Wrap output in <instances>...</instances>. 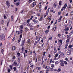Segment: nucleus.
<instances>
[{"label":"nucleus","instance_id":"obj_1","mask_svg":"<svg viewBox=\"0 0 73 73\" xmlns=\"http://www.w3.org/2000/svg\"><path fill=\"white\" fill-rule=\"evenodd\" d=\"M5 38V36L4 34H2L1 35H0V41L1 40V39L2 41H4Z\"/></svg>","mask_w":73,"mask_h":73},{"label":"nucleus","instance_id":"obj_2","mask_svg":"<svg viewBox=\"0 0 73 73\" xmlns=\"http://www.w3.org/2000/svg\"><path fill=\"white\" fill-rule=\"evenodd\" d=\"M25 39L24 38V40H22V43L21 44V45L22 46H23L24 45V43H25Z\"/></svg>","mask_w":73,"mask_h":73},{"label":"nucleus","instance_id":"obj_3","mask_svg":"<svg viewBox=\"0 0 73 73\" xmlns=\"http://www.w3.org/2000/svg\"><path fill=\"white\" fill-rule=\"evenodd\" d=\"M58 54H60V55H61V56H64V53L60 51H58Z\"/></svg>","mask_w":73,"mask_h":73},{"label":"nucleus","instance_id":"obj_4","mask_svg":"<svg viewBox=\"0 0 73 73\" xmlns=\"http://www.w3.org/2000/svg\"><path fill=\"white\" fill-rule=\"evenodd\" d=\"M71 52H72L70 50H68L67 52V55H70L71 54Z\"/></svg>","mask_w":73,"mask_h":73},{"label":"nucleus","instance_id":"obj_5","mask_svg":"<svg viewBox=\"0 0 73 73\" xmlns=\"http://www.w3.org/2000/svg\"><path fill=\"white\" fill-rule=\"evenodd\" d=\"M6 4L7 6H8V8H9V7L10 6V3H9V2L8 1H7L6 2Z\"/></svg>","mask_w":73,"mask_h":73},{"label":"nucleus","instance_id":"obj_6","mask_svg":"<svg viewBox=\"0 0 73 73\" xmlns=\"http://www.w3.org/2000/svg\"><path fill=\"white\" fill-rule=\"evenodd\" d=\"M36 2H33L32 4V7H34L35 6V5H36Z\"/></svg>","mask_w":73,"mask_h":73},{"label":"nucleus","instance_id":"obj_7","mask_svg":"<svg viewBox=\"0 0 73 73\" xmlns=\"http://www.w3.org/2000/svg\"><path fill=\"white\" fill-rule=\"evenodd\" d=\"M62 38L63 39H64V38H65L66 36L64 34H63L62 35Z\"/></svg>","mask_w":73,"mask_h":73},{"label":"nucleus","instance_id":"obj_8","mask_svg":"<svg viewBox=\"0 0 73 73\" xmlns=\"http://www.w3.org/2000/svg\"><path fill=\"white\" fill-rule=\"evenodd\" d=\"M33 22H34V23H35V24H37V23L38 22V21H36L35 19L33 20Z\"/></svg>","mask_w":73,"mask_h":73},{"label":"nucleus","instance_id":"obj_9","mask_svg":"<svg viewBox=\"0 0 73 73\" xmlns=\"http://www.w3.org/2000/svg\"><path fill=\"white\" fill-rule=\"evenodd\" d=\"M53 7L54 8H56V7H57V4H56V3H54L53 4Z\"/></svg>","mask_w":73,"mask_h":73},{"label":"nucleus","instance_id":"obj_10","mask_svg":"<svg viewBox=\"0 0 73 73\" xmlns=\"http://www.w3.org/2000/svg\"><path fill=\"white\" fill-rule=\"evenodd\" d=\"M60 65L62 66H64V63L61 62L60 64Z\"/></svg>","mask_w":73,"mask_h":73},{"label":"nucleus","instance_id":"obj_11","mask_svg":"<svg viewBox=\"0 0 73 73\" xmlns=\"http://www.w3.org/2000/svg\"><path fill=\"white\" fill-rule=\"evenodd\" d=\"M15 49L16 48H15V46H13L12 47V50H15Z\"/></svg>","mask_w":73,"mask_h":73},{"label":"nucleus","instance_id":"obj_12","mask_svg":"<svg viewBox=\"0 0 73 73\" xmlns=\"http://www.w3.org/2000/svg\"><path fill=\"white\" fill-rule=\"evenodd\" d=\"M16 33H17V35H19V34H20V31H16Z\"/></svg>","mask_w":73,"mask_h":73},{"label":"nucleus","instance_id":"obj_13","mask_svg":"<svg viewBox=\"0 0 73 73\" xmlns=\"http://www.w3.org/2000/svg\"><path fill=\"white\" fill-rule=\"evenodd\" d=\"M13 65L14 66H16L17 65V62H15L13 64Z\"/></svg>","mask_w":73,"mask_h":73},{"label":"nucleus","instance_id":"obj_14","mask_svg":"<svg viewBox=\"0 0 73 73\" xmlns=\"http://www.w3.org/2000/svg\"><path fill=\"white\" fill-rule=\"evenodd\" d=\"M67 7V5L66 4H65L64 5V9H66V8Z\"/></svg>","mask_w":73,"mask_h":73},{"label":"nucleus","instance_id":"obj_15","mask_svg":"<svg viewBox=\"0 0 73 73\" xmlns=\"http://www.w3.org/2000/svg\"><path fill=\"white\" fill-rule=\"evenodd\" d=\"M58 53L56 54L54 56V57L55 58H56V57H58Z\"/></svg>","mask_w":73,"mask_h":73},{"label":"nucleus","instance_id":"obj_16","mask_svg":"<svg viewBox=\"0 0 73 73\" xmlns=\"http://www.w3.org/2000/svg\"><path fill=\"white\" fill-rule=\"evenodd\" d=\"M69 27H70L71 26V25H72V21H70L69 23Z\"/></svg>","mask_w":73,"mask_h":73},{"label":"nucleus","instance_id":"obj_17","mask_svg":"<svg viewBox=\"0 0 73 73\" xmlns=\"http://www.w3.org/2000/svg\"><path fill=\"white\" fill-rule=\"evenodd\" d=\"M57 70V72H61V69H60V68H58V70Z\"/></svg>","mask_w":73,"mask_h":73},{"label":"nucleus","instance_id":"obj_18","mask_svg":"<svg viewBox=\"0 0 73 73\" xmlns=\"http://www.w3.org/2000/svg\"><path fill=\"white\" fill-rule=\"evenodd\" d=\"M62 1H59V5H62V4H61Z\"/></svg>","mask_w":73,"mask_h":73},{"label":"nucleus","instance_id":"obj_19","mask_svg":"<svg viewBox=\"0 0 73 73\" xmlns=\"http://www.w3.org/2000/svg\"><path fill=\"white\" fill-rule=\"evenodd\" d=\"M69 50H70V51L71 52H73V48H70Z\"/></svg>","mask_w":73,"mask_h":73},{"label":"nucleus","instance_id":"obj_20","mask_svg":"<svg viewBox=\"0 0 73 73\" xmlns=\"http://www.w3.org/2000/svg\"><path fill=\"white\" fill-rule=\"evenodd\" d=\"M71 38V37H70V36H69V35L67 37V39L70 40V39Z\"/></svg>","mask_w":73,"mask_h":73},{"label":"nucleus","instance_id":"obj_21","mask_svg":"<svg viewBox=\"0 0 73 73\" xmlns=\"http://www.w3.org/2000/svg\"><path fill=\"white\" fill-rule=\"evenodd\" d=\"M50 12H53V13H55V11L52 10H50Z\"/></svg>","mask_w":73,"mask_h":73},{"label":"nucleus","instance_id":"obj_22","mask_svg":"<svg viewBox=\"0 0 73 73\" xmlns=\"http://www.w3.org/2000/svg\"><path fill=\"white\" fill-rule=\"evenodd\" d=\"M72 47V46L71 45H70L68 46V48H71Z\"/></svg>","mask_w":73,"mask_h":73},{"label":"nucleus","instance_id":"obj_23","mask_svg":"<svg viewBox=\"0 0 73 73\" xmlns=\"http://www.w3.org/2000/svg\"><path fill=\"white\" fill-rule=\"evenodd\" d=\"M70 9H71V6L70 5L68 8V10H70Z\"/></svg>","mask_w":73,"mask_h":73},{"label":"nucleus","instance_id":"obj_24","mask_svg":"<svg viewBox=\"0 0 73 73\" xmlns=\"http://www.w3.org/2000/svg\"><path fill=\"white\" fill-rule=\"evenodd\" d=\"M72 35H73V33L71 32L69 33V36H72Z\"/></svg>","mask_w":73,"mask_h":73},{"label":"nucleus","instance_id":"obj_25","mask_svg":"<svg viewBox=\"0 0 73 73\" xmlns=\"http://www.w3.org/2000/svg\"><path fill=\"white\" fill-rule=\"evenodd\" d=\"M39 7L41 8V3H39Z\"/></svg>","mask_w":73,"mask_h":73},{"label":"nucleus","instance_id":"obj_26","mask_svg":"<svg viewBox=\"0 0 73 73\" xmlns=\"http://www.w3.org/2000/svg\"><path fill=\"white\" fill-rule=\"evenodd\" d=\"M11 20L12 21H13V16L12 15L11 16Z\"/></svg>","mask_w":73,"mask_h":73},{"label":"nucleus","instance_id":"obj_27","mask_svg":"<svg viewBox=\"0 0 73 73\" xmlns=\"http://www.w3.org/2000/svg\"><path fill=\"white\" fill-rule=\"evenodd\" d=\"M48 32H49V31L48 30H46L45 32V33L46 34H47V33H48Z\"/></svg>","mask_w":73,"mask_h":73},{"label":"nucleus","instance_id":"obj_28","mask_svg":"<svg viewBox=\"0 0 73 73\" xmlns=\"http://www.w3.org/2000/svg\"><path fill=\"white\" fill-rule=\"evenodd\" d=\"M61 44H62V39H60L59 40Z\"/></svg>","mask_w":73,"mask_h":73},{"label":"nucleus","instance_id":"obj_29","mask_svg":"<svg viewBox=\"0 0 73 73\" xmlns=\"http://www.w3.org/2000/svg\"><path fill=\"white\" fill-rule=\"evenodd\" d=\"M39 38H38V36H36V40H37V39H38Z\"/></svg>","mask_w":73,"mask_h":73},{"label":"nucleus","instance_id":"obj_30","mask_svg":"<svg viewBox=\"0 0 73 73\" xmlns=\"http://www.w3.org/2000/svg\"><path fill=\"white\" fill-rule=\"evenodd\" d=\"M53 70V68H50V71H52Z\"/></svg>","mask_w":73,"mask_h":73},{"label":"nucleus","instance_id":"obj_31","mask_svg":"<svg viewBox=\"0 0 73 73\" xmlns=\"http://www.w3.org/2000/svg\"><path fill=\"white\" fill-rule=\"evenodd\" d=\"M17 68H20V65L19 66V65H17Z\"/></svg>","mask_w":73,"mask_h":73},{"label":"nucleus","instance_id":"obj_32","mask_svg":"<svg viewBox=\"0 0 73 73\" xmlns=\"http://www.w3.org/2000/svg\"><path fill=\"white\" fill-rule=\"evenodd\" d=\"M64 64L66 65H67L68 64V63L67 62L64 61Z\"/></svg>","mask_w":73,"mask_h":73},{"label":"nucleus","instance_id":"obj_33","mask_svg":"<svg viewBox=\"0 0 73 73\" xmlns=\"http://www.w3.org/2000/svg\"><path fill=\"white\" fill-rule=\"evenodd\" d=\"M10 68V69H12V66L11 65H9Z\"/></svg>","mask_w":73,"mask_h":73},{"label":"nucleus","instance_id":"obj_34","mask_svg":"<svg viewBox=\"0 0 73 73\" xmlns=\"http://www.w3.org/2000/svg\"><path fill=\"white\" fill-rule=\"evenodd\" d=\"M30 21V19H28L27 21V23H29Z\"/></svg>","mask_w":73,"mask_h":73},{"label":"nucleus","instance_id":"obj_35","mask_svg":"<svg viewBox=\"0 0 73 73\" xmlns=\"http://www.w3.org/2000/svg\"><path fill=\"white\" fill-rule=\"evenodd\" d=\"M25 30L26 31H28L29 30V29H28L27 27H26L25 29Z\"/></svg>","mask_w":73,"mask_h":73},{"label":"nucleus","instance_id":"obj_36","mask_svg":"<svg viewBox=\"0 0 73 73\" xmlns=\"http://www.w3.org/2000/svg\"><path fill=\"white\" fill-rule=\"evenodd\" d=\"M54 66V64H51V67L52 68H53Z\"/></svg>","mask_w":73,"mask_h":73},{"label":"nucleus","instance_id":"obj_37","mask_svg":"<svg viewBox=\"0 0 73 73\" xmlns=\"http://www.w3.org/2000/svg\"><path fill=\"white\" fill-rule=\"evenodd\" d=\"M57 50H55L54 51V53H57Z\"/></svg>","mask_w":73,"mask_h":73},{"label":"nucleus","instance_id":"obj_38","mask_svg":"<svg viewBox=\"0 0 73 73\" xmlns=\"http://www.w3.org/2000/svg\"><path fill=\"white\" fill-rule=\"evenodd\" d=\"M27 42L28 43H29V42H31V40H30V39H29L27 40Z\"/></svg>","mask_w":73,"mask_h":73},{"label":"nucleus","instance_id":"obj_39","mask_svg":"<svg viewBox=\"0 0 73 73\" xmlns=\"http://www.w3.org/2000/svg\"><path fill=\"white\" fill-rule=\"evenodd\" d=\"M56 27H54V31H56Z\"/></svg>","mask_w":73,"mask_h":73},{"label":"nucleus","instance_id":"obj_40","mask_svg":"<svg viewBox=\"0 0 73 73\" xmlns=\"http://www.w3.org/2000/svg\"><path fill=\"white\" fill-rule=\"evenodd\" d=\"M69 41V39H67V40H66V42H68Z\"/></svg>","mask_w":73,"mask_h":73},{"label":"nucleus","instance_id":"obj_41","mask_svg":"<svg viewBox=\"0 0 73 73\" xmlns=\"http://www.w3.org/2000/svg\"><path fill=\"white\" fill-rule=\"evenodd\" d=\"M3 23H4V20H2L1 21V24H3Z\"/></svg>","mask_w":73,"mask_h":73},{"label":"nucleus","instance_id":"obj_42","mask_svg":"<svg viewBox=\"0 0 73 73\" xmlns=\"http://www.w3.org/2000/svg\"><path fill=\"white\" fill-rule=\"evenodd\" d=\"M49 17H50V18H49L48 19V20H49V21L51 20V16H50Z\"/></svg>","mask_w":73,"mask_h":73},{"label":"nucleus","instance_id":"obj_43","mask_svg":"<svg viewBox=\"0 0 73 73\" xmlns=\"http://www.w3.org/2000/svg\"><path fill=\"white\" fill-rule=\"evenodd\" d=\"M71 15H73V11H71Z\"/></svg>","mask_w":73,"mask_h":73},{"label":"nucleus","instance_id":"obj_44","mask_svg":"<svg viewBox=\"0 0 73 73\" xmlns=\"http://www.w3.org/2000/svg\"><path fill=\"white\" fill-rule=\"evenodd\" d=\"M63 56H61V55H59V56L58 57V58H60V57H63Z\"/></svg>","mask_w":73,"mask_h":73},{"label":"nucleus","instance_id":"obj_45","mask_svg":"<svg viewBox=\"0 0 73 73\" xmlns=\"http://www.w3.org/2000/svg\"><path fill=\"white\" fill-rule=\"evenodd\" d=\"M21 40V38H19L18 41V42H20V41Z\"/></svg>","mask_w":73,"mask_h":73},{"label":"nucleus","instance_id":"obj_46","mask_svg":"<svg viewBox=\"0 0 73 73\" xmlns=\"http://www.w3.org/2000/svg\"><path fill=\"white\" fill-rule=\"evenodd\" d=\"M45 53H46V52H43V56H44L45 55Z\"/></svg>","mask_w":73,"mask_h":73},{"label":"nucleus","instance_id":"obj_47","mask_svg":"<svg viewBox=\"0 0 73 73\" xmlns=\"http://www.w3.org/2000/svg\"><path fill=\"white\" fill-rule=\"evenodd\" d=\"M17 55H18V56H20V53L19 52V53H17Z\"/></svg>","mask_w":73,"mask_h":73},{"label":"nucleus","instance_id":"obj_48","mask_svg":"<svg viewBox=\"0 0 73 73\" xmlns=\"http://www.w3.org/2000/svg\"><path fill=\"white\" fill-rule=\"evenodd\" d=\"M69 29L68 27H67L66 28V31H69Z\"/></svg>","mask_w":73,"mask_h":73},{"label":"nucleus","instance_id":"obj_49","mask_svg":"<svg viewBox=\"0 0 73 73\" xmlns=\"http://www.w3.org/2000/svg\"><path fill=\"white\" fill-rule=\"evenodd\" d=\"M4 51V50L3 49H2V50L1 51V53L2 54H3V52Z\"/></svg>","mask_w":73,"mask_h":73},{"label":"nucleus","instance_id":"obj_50","mask_svg":"<svg viewBox=\"0 0 73 73\" xmlns=\"http://www.w3.org/2000/svg\"><path fill=\"white\" fill-rule=\"evenodd\" d=\"M13 69H14V71H16V67H14L13 68Z\"/></svg>","mask_w":73,"mask_h":73},{"label":"nucleus","instance_id":"obj_51","mask_svg":"<svg viewBox=\"0 0 73 73\" xmlns=\"http://www.w3.org/2000/svg\"><path fill=\"white\" fill-rule=\"evenodd\" d=\"M32 2V0H29V3H31V2Z\"/></svg>","mask_w":73,"mask_h":73},{"label":"nucleus","instance_id":"obj_52","mask_svg":"<svg viewBox=\"0 0 73 73\" xmlns=\"http://www.w3.org/2000/svg\"><path fill=\"white\" fill-rule=\"evenodd\" d=\"M36 44H37V42L35 41V43H34V45H36Z\"/></svg>","mask_w":73,"mask_h":73},{"label":"nucleus","instance_id":"obj_53","mask_svg":"<svg viewBox=\"0 0 73 73\" xmlns=\"http://www.w3.org/2000/svg\"><path fill=\"white\" fill-rule=\"evenodd\" d=\"M42 20V17H41V18H40L39 20H40V21H41Z\"/></svg>","mask_w":73,"mask_h":73},{"label":"nucleus","instance_id":"obj_54","mask_svg":"<svg viewBox=\"0 0 73 73\" xmlns=\"http://www.w3.org/2000/svg\"><path fill=\"white\" fill-rule=\"evenodd\" d=\"M19 3H20V2H18L16 4L17 5H19Z\"/></svg>","mask_w":73,"mask_h":73},{"label":"nucleus","instance_id":"obj_55","mask_svg":"<svg viewBox=\"0 0 73 73\" xmlns=\"http://www.w3.org/2000/svg\"><path fill=\"white\" fill-rule=\"evenodd\" d=\"M20 33L21 34L23 33V30H20Z\"/></svg>","mask_w":73,"mask_h":73},{"label":"nucleus","instance_id":"obj_56","mask_svg":"<svg viewBox=\"0 0 73 73\" xmlns=\"http://www.w3.org/2000/svg\"><path fill=\"white\" fill-rule=\"evenodd\" d=\"M8 73H9V72H11V70L9 69L8 70Z\"/></svg>","mask_w":73,"mask_h":73},{"label":"nucleus","instance_id":"obj_57","mask_svg":"<svg viewBox=\"0 0 73 73\" xmlns=\"http://www.w3.org/2000/svg\"><path fill=\"white\" fill-rule=\"evenodd\" d=\"M25 53H28V50H25Z\"/></svg>","mask_w":73,"mask_h":73},{"label":"nucleus","instance_id":"obj_58","mask_svg":"<svg viewBox=\"0 0 73 73\" xmlns=\"http://www.w3.org/2000/svg\"><path fill=\"white\" fill-rule=\"evenodd\" d=\"M60 49H61V48L60 47L58 48V50H60Z\"/></svg>","mask_w":73,"mask_h":73},{"label":"nucleus","instance_id":"obj_59","mask_svg":"<svg viewBox=\"0 0 73 73\" xmlns=\"http://www.w3.org/2000/svg\"><path fill=\"white\" fill-rule=\"evenodd\" d=\"M65 33L66 34V35H68V32L67 31L65 32Z\"/></svg>","mask_w":73,"mask_h":73},{"label":"nucleus","instance_id":"obj_60","mask_svg":"<svg viewBox=\"0 0 73 73\" xmlns=\"http://www.w3.org/2000/svg\"><path fill=\"white\" fill-rule=\"evenodd\" d=\"M27 26H30L31 25V24L28 23L27 25Z\"/></svg>","mask_w":73,"mask_h":73},{"label":"nucleus","instance_id":"obj_61","mask_svg":"<svg viewBox=\"0 0 73 73\" xmlns=\"http://www.w3.org/2000/svg\"><path fill=\"white\" fill-rule=\"evenodd\" d=\"M22 34H21L20 35V38H22Z\"/></svg>","mask_w":73,"mask_h":73},{"label":"nucleus","instance_id":"obj_62","mask_svg":"<svg viewBox=\"0 0 73 73\" xmlns=\"http://www.w3.org/2000/svg\"><path fill=\"white\" fill-rule=\"evenodd\" d=\"M46 71L47 72V73H48V71H49V68H48L47 69Z\"/></svg>","mask_w":73,"mask_h":73},{"label":"nucleus","instance_id":"obj_63","mask_svg":"<svg viewBox=\"0 0 73 73\" xmlns=\"http://www.w3.org/2000/svg\"><path fill=\"white\" fill-rule=\"evenodd\" d=\"M15 58H16V57H15V56H13V60H14Z\"/></svg>","mask_w":73,"mask_h":73},{"label":"nucleus","instance_id":"obj_64","mask_svg":"<svg viewBox=\"0 0 73 73\" xmlns=\"http://www.w3.org/2000/svg\"><path fill=\"white\" fill-rule=\"evenodd\" d=\"M32 18H33V16H32L30 18V20H32Z\"/></svg>","mask_w":73,"mask_h":73}]
</instances>
